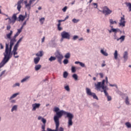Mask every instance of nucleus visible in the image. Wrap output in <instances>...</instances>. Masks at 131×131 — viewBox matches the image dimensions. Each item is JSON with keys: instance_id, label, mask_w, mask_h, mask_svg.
Listing matches in <instances>:
<instances>
[{"instance_id": "39448f33", "label": "nucleus", "mask_w": 131, "mask_h": 131, "mask_svg": "<svg viewBox=\"0 0 131 131\" xmlns=\"http://www.w3.org/2000/svg\"><path fill=\"white\" fill-rule=\"evenodd\" d=\"M102 13L105 16H109L112 13V10H110L108 7L104 6L102 8Z\"/></svg>"}, {"instance_id": "37998d69", "label": "nucleus", "mask_w": 131, "mask_h": 131, "mask_svg": "<svg viewBox=\"0 0 131 131\" xmlns=\"http://www.w3.org/2000/svg\"><path fill=\"white\" fill-rule=\"evenodd\" d=\"M125 103L126 105H129V101H128V97H126L125 99Z\"/></svg>"}, {"instance_id": "5701e85b", "label": "nucleus", "mask_w": 131, "mask_h": 131, "mask_svg": "<svg viewBox=\"0 0 131 131\" xmlns=\"http://www.w3.org/2000/svg\"><path fill=\"white\" fill-rule=\"evenodd\" d=\"M100 53L103 55V56H105V57H107L108 56V53L106 52V51H104L103 49H101L100 50Z\"/></svg>"}, {"instance_id": "2eb2a0df", "label": "nucleus", "mask_w": 131, "mask_h": 131, "mask_svg": "<svg viewBox=\"0 0 131 131\" xmlns=\"http://www.w3.org/2000/svg\"><path fill=\"white\" fill-rule=\"evenodd\" d=\"M64 20H61V19H59L58 20V24L57 25V29L59 31H61L62 29H63V28L61 27V22H63Z\"/></svg>"}, {"instance_id": "864d4df0", "label": "nucleus", "mask_w": 131, "mask_h": 131, "mask_svg": "<svg viewBox=\"0 0 131 131\" xmlns=\"http://www.w3.org/2000/svg\"><path fill=\"white\" fill-rule=\"evenodd\" d=\"M19 34H19V33H16L14 35V36L13 37V38L16 39V37H17V36H18V35H19Z\"/></svg>"}, {"instance_id": "c756f323", "label": "nucleus", "mask_w": 131, "mask_h": 131, "mask_svg": "<svg viewBox=\"0 0 131 131\" xmlns=\"http://www.w3.org/2000/svg\"><path fill=\"white\" fill-rule=\"evenodd\" d=\"M110 25H112L113 24H117V22L116 21L112 19H110Z\"/></svg>"}, {"instance_id": "aec40b11", "label": "nucleus", "mask_w": 131, "mask_h": 131, "mask_svg": "<svg viewBox=\"0 0 131 131\" xmlns=\"http://www.w3.org/2000/svg\"><path fill=\"white\" fill-rule=\"evenodd\" d=\"M29 78H30V76H27L21 80V82H25L27 81V80H29Z\"/></svg>"}, {"instance_id": "9b49d317", "label": "nucleus", "mask_w": 131, "mask_h": 131, "mask_svg": "<svg viewBox=\"0 0 131 131\" xmlns=\"http://www.w3.org/2000/svg\"><path fill=\"white\" fill-rule=\"evenodd\" d=\"M32 111H35L36 109L39 108L40 107V104L39 103H34L32 104Z\"/></svg>"}, {"instance_id": "7c9ffc66", "label": "nucleus", "mask_w": 131, "mask_h": 131, "mask_svg": "<svg viewBox=\"0 0 131 131\" xmlns=\"http://www.w3.org/2000/svg\"><path fill=\"white\" fill-rule=\"evenodd\" d=\"M125 125H126L127 128H131V123L129 122H127L125 123Z\"/></svg>"}, {"instance_id": "680f3d73", "label": "nucleus", "mask_w": 131, "mask_h": 131, "mask_svg": "<svg viewBox=\"0 0 131 131\" xmlns=\"http://www.w3.org/2000/svg\"><path fill=\"white\" fill-rule=\"evenodd\" d=\"M58 131H64V128L60 127L58 130Z\"/></svg>"}, {"instance_id": "79ce46f5", "label": "nucleus", "mask_w": 131, "mask_h": 131, "mask_svg": "<svg viewBox=\"0 0 131 131\" xmlns=\"http://www.w3.org/2000/svg\"><path fill=\"white\" fill-rule=\"evenodd\" d=\"M116 33H117V32H114V39H119V38L117 37V35H116Z\"/></svg>"}, {"instance_id": "412c9836", "label": "nucleus", "mask_w": 131, "mask_h": 131, "mask_svg": "<svg viewBox=\"0 0 131 131\" xmlns=\"http://www.w3.org/2000/svg\"><path fill=\"white\" fill-rule=\"evenodd\" d=\"M37 57H42L43 56V52L42 51H40L36 54Z\"/></svg>"}, {"instance_id": "4c0bfd02", "label": "nucleus", "mask_w": 131, "mask_h": 131, "mask_svg": "<svg viewBox=\"0 0 131 131\" xmlns=\"http://www.w3.org/2000/svg\"><path fill=\"white\" fill-rule=\"evenodd\" d=\"M72 73H75V72H76V68L75 67H72Z\"/></svg>"}, {"instance_id": "b1692460", "label": "nucleus", "mask_w": 131, "mask_h": 131, "mask_svg": "<svg viewBox=\"0 0 131 131\" xmlns=\"http://www.w3.org/2000/svg\"><path fill=\"white\" fill-rule=\"evenodd\" d=\"M124 39H125V36L122 35L120 38H119V39H117V41L120 40L121 42H122V41H124Z\"/></svg>"}, {"instance_id": "de8ad7c7", "label": "nucleus", "mask_w": 131, "mask_h": 131, "mask_svg": "<svg viewBox=\"0 0 131 131\" xmlns=\"http://www.w3.org/2000/svg\"><path fill=\"white\" fill-rule=\"evenodd\" d=\"M79 65L81 67H85V64H84V63L80 62Z\"/></svg>"}, {"instance_id": "09e8293b", "label": "nucleus", "mask_w": 131, "mask_h": 131, "mask_svg": "<svg viewBox=\"0 0 131 131\" xmlns=\"http://www.w3.org/2000/svg\"><path fill=\"white\" fill-rule=\"evenodd\" d=\"M6 73V70L3 71L0 74V77H2V76L4 75Z\"/></svg>"}, {"instance_id": "e433bc0d", "label": "nucleus", "mask_w": 131, "mask_h": 131, "mask_svg": "<svg viewBox=\"0 0 131 131\" xmlns=\"http://www.w3.org/2000/svg\"><path fill=\"white\" fill-rule=\"evenodd\" d=\"M79 21H80V20L76 19V18H73L72 19V22H73V23H78V22H79Z\"/></svg>"}, {"instance_id": "8fccbe9b", "label": "nucleus", "mask_w": 131, "mask_h": 131, "mask_svg": "<svg viewBox=\"0 0 131 131\" xmlns=\"http://www.w3.org/2000/svg\"><path fill=\"white\" fill-rule=\"evenodd\" d=\"M99 75L100 76V78H103L104 77V74L103 73H100Z\"/></svg>"}, {"instance_id": "603ef678", "label": "nucleus", "mask_w": 131, "mask_h": 131, "mask_svg": "<svg viewBox=\"0 0 131 131\" xmlns=\"http://www.w3.org/2000/svg\"><path fill=\"white\" fill-rule=\"evenodd\" d=\"M110 86H115V88H116V89H117V84H110Z\"/></svg>"}, {"instance_id": "c85d7f7f", "label": "nucleus", "mask_w": 131, "mask_h": 131, "mask_svg": "<svg viewBox=\"0 0 131 131\" xmlns=\"http://www.w3.org/2000/svg\"><path fill=\"white\" fill-rule=\"evenodd\" d=\"M104 95L106 97H107L108 101H111V100H112V97H111V96H109V94H108V93H107V94H104Z\"/></svg>"}, {"instance_id": "6e6d98bb", "label": "nucleus", "mask_w": 131, "mask_h": 131, "mask_svg": "<svg viewBox=\"0 0 131 131\" xmlns=\"http://www.w3.org/2000/svg\"><path fill=\"white\" fill-rule=\"evenodd\" d=\"M41 128H42V130L43 129H46V124L42 125Z\"/></svg>"}, {"instance_id": "052dcab7", "label": "nucleus", "mask_w": 131, "mask_h": 131, "mask_svg": "<svg viewBox=\"0 0 131 131\" xmlns=\"http://www.w3.org/2000/svg\"><path fill=\"white\" fill-rule=\"evenodd\" d=\"M0 48L1 50H3V49H4V46L3 45V44H2V43H0Z\"/></svg>"}, {"instance_id": "1a4fd4ad", "label": "nucleus", "mask_w": 131, "mask_h": 131, "mask_svg": "<svg viewBox=\"0 0 131 131\" xmlns=\"http://www.w3.org/2000/svg\"><path fill=\"white\" fill-rule=\"evenodd\" d=\"M119 24V26H121L122 27H124L125 26V18H124V15L121 17Z\"/></svg>"}, {"instance_id": "c03bdc74", "label": "nucleus", "mask_w": 131, "mask_h": 131, "mask_svg": "<svg viewBox=\"0 0 131 131\" xmlns=\"http://www.w3.org/2000/svg\"><path fill=\"white\" fill-rule=\"evenodd\" d=\"M16 86H20V83H16L15 84H13V88H16Z\"/></svg>"}, {"instance_id": "f8f14e48", "label": "nucleus", "mask_w": 131, "mask_h": 131, "mask_svg": "<svg viewBox=\"0 0 131 131\" xmlns=\"http://www.w3.org/2000/svg\"><path fill=\"white\" fill-rule=\"evenodd\" d=\"M123 58L124 59V62H126L128 59V53L127 51H125L123 53Z\"/></svg>"}, {"instance_id": "a878e982", "label": "nucleus", "mask_w": 131, "mask_h": 131, "mask_svg": "<svg viewBox=\"0 0 131 131\" xmlns=\"http://www.w3.org/2000/svg\"><path fill=\"white\" fill-rule=\"evenodd\" d=\"M19 95V93H15L13 95H12L9 98V100H12V99H14V98H16L17 96Z\"/></svg>"}, {"instance_id": "423d86ee", "label": "nucleus", "mask_w": 131, "mask_h": 131, "mask_svg": "<svg viewBox=\"0 0 131 131\" xmlns=\"http://www.w3.org/2000/svg\"><path fill=\"white\" fill-rule=\"evenodd\" d=\"M55 58L56 59H57V61L60 64L62 63V60H63V58H64V56H63V55L61 54L59 52H57L56 53H55Z\"/></svg>"}, {"instance_id": "f3484780", "label": "nucleus", "mask_w": 131, "mask_h": 131, "mask_svg": "<svg viewBox=\"0 0 131 131\" xmlns=\"http://www.w3.org/2000/svg\"><path fill=\"white\" fill-rule=\"evenodd\" d=\"M12 34L13 31H10V32L9 33L6 34V37H5V38H6V39H11V38H12L11 36H12Z\"/></svg>"}, {"instance_id": "a18cd8bd", "label": "nucleus", "mask_w": 131, "mask_h": 131, "mask_svg": "<svg viewBox=\"0 0 131 131\" xmlns=\"http://www.w3.org/2000/svg\"><path fill=\"white\" fill-rule=\"evenodd\" d=\"M68 62H69V61L67 59H65L63 60V63L65 64H68Z\"/></svg>"}, {"instance_id": "2f4dec72", "label": "nucleus", "mask_w": 131, "mask_h": 131, "mask_svg": "<svg viewBox=\"0 0 131 131\" xmlns=\"http://www.w3.org/2000/svg\"><path fill=\"white\" fill-rule=\"evenodd\" d=\"M72 77L74 78V79H75V80H78V76H77V74H74L72 75Z\"/></svg>"}, {"instance_id": "a211bd4d", "label": "nucleus", "mask_w": 131, "mask_h": 131, "mask_svg": "<svg viewBox=\"0 0 131 131\" xmlns=\"http://www.w3.org/2000/svg\"><path fill=\"white\" fill-rule=\"evenodd\" d=\"M38 120H41V121L43 124L46 125V123H47V120L46 119L42 118V117H41V116L38 117Z\"/></svg>"}, {"instance_id": "4468645a", "label": "nucleus", "mask_w": 131, "mask_h": 131, "mask_svg": "<svg viewBox=\"0 0 131 131\" xmlns=\"http://www.w3.org/2000/svg\"><path fill=\"white\" fill-rule=\"evenodd\" d=\"M27 16V13H25V15L23 16L21 14H20L18 16V21H24L25 18H26Z\"/></svg>"}, {"instance_id": "6ab92c4d", "label": "nucleus", "mask_w": 131, "mask_h": 131, "mask_svg": "<svg viewBox=\"0 0 131 131\" xmlns=\"http://www.w3.org/2000/svg\"><path fill=\"white\" fill-rule=\"evenodd\" d=\"M39 61H40V57H37L34 58V63L35 64H37L38 63H39Z\"/></svg>"}, {"instance_id": "0e129e2a", "label": "nucleus", "mask_w": 131, "mask_h": 131, "mask_svg": "<svg viewBox=\"0 0 131 131\" xmlns=\"http://www.w3.org/2000/svg\"><path fill=\"white\" fill-rule=\"evenodd\" d=\"M105 82H106V83H108V77H105Z\"/></svg>"}, {"instance_id": "49530a36", "label": "nucleus", "mask_w": 131, "mask_h": 131, "mask_svg": "<svg viewBox=\"0 0 131 131\" xmlns=\"http://www.w3.org/2000/svg\"><path fill=\"white\" fill-rule=\"evenodd\" d=\"M78 38V36L74 35L73 37V40H76Z\"/></svg>"}, {"instance_id": "f03ea898", "label": "nucleus", "mask_w": 131, "mask_h": 131, "mask_svg": "<svg viewBox=\"0 0 131 131\" xmlns=\"http://www.w3.org/2000/svg\"><path fill=\"white\" fill-rule=\"evenodd\" d=\"M105 81H106V80H103L102 82H98L97 84H95V86L97 91H100L101 88L103 91H101V92L103 93V92L105 95H107V93H108L107 92L108 88L107 86H105Z\"/></svg>"}, {"instance_id": "338daca9", "label": "nucleus", "mask_w": 131, "mask_h": 131, "mask_svg": "<svg viewBox=\"0 0 131 131\" xmlns=\"http://www.w3.org/2000/svg\"><path fill=\"white\" fill-rule=\"evenodd\" d=\"M19 43H20V42L17 41L16 43L14 46H16L17 47H19Z\"/></svg>"}, {"instance_id": "a19ab883", "label": "nucleus", "mask_w": 131, "mask_h": 131, "mask_svg": "<svg viewBox=\"0 0 131 131\" xmlns=\"http://www.w3.org/2000/svg\"><path fill=\"white\" fill-rule=\"evenodd\" d=\"M41 24H43V22H45V17H42L39 19Z\"/></svg>"}, {"instance_id": "4be33fe9", "label": "nucleus", "mask_w": 131, "mask_h": 131, "mask_svg": "<svg viewBox=\"0 0 131 131\" xmlns=\"http://www.w3.org/2000/svg\"><path fill=\"white\" fill-rule=\"evenodd\" d=\"M114 57L115 60H117V59H118V52L117 51V50L115 51V52L114 53Z\"/></svg>"}, {"instance_id": "bb28decb", "label": "nucleus", "mask_w": 131, "mask_h": 131, "mask_svg": "<svg viewBox=\"0 0 131 131\" xmlns=\"http://www.w3.org/2000/svg\"><path fill=\"white\" fill-rule=\"evenodd\" d=\"M48 60L50 62H53V61H56V56H51Z\"/></svg>"}, {"instance_id": "473e14b6", "label": "nucleus", "mask_w": 131, "mask_h": 131, "mask_svg": "<svg viewBox=\"0 0 131 131\" xmlns=\"http://www.w3.org/2000/svg\"><path fill=\"white\" fill-rule=\"evenodd\" d=\"M17 108H18V106L16 105H14L11 109V112H13V111H16V110H17Z\"/></svg>"}, {"instance_id": "bf43d9fd", "label": "nucleus", "mask_w": 131, "mask_h": 131, "mask_svg": "<svg viewBox=\"0 0 131 131\" xmlns=\"http://www.w3.org/2000/svg\"><path fill=\"white\" fill-rule=\"evenodd\" d=\"M11 29V26L8 25L7 26V30H10Z\"/></svg>"}, {"instance_id": "c9c22d12", "label": "nucleus", "mask_w": 131, "mask_h": 131, "mask_svg": "<svg viewBox=\"0 0 131 131\" xmlns=\"http://www.w3.org/2000/svg\"><path fill=\"white\" fill-rule=\"evenodd\" d=\"M70 53H67L65 55H64V57L66 58V59H69V58H70Z\"/></svg>"}, {"instance_id": "f704fd0d", "label": "nucleus", "mask_w": 131, "mask_h": 131, "mask_svg": "<svg viewBox=\"0 0 131 131\" xmlns=\"http://www.w3.org/2000/svg\"><path fill=\"white\" fill-rule=\"evenodd\" d=\"M18 48H19V46H16L14 45L12 52H17V51H18Z\"/></svg>"}, {"instance_id": "4d7b16f0", "label": "nucleus", "mask_w": 131, "mask_h": 131, "mask_svg": "<svg viewBox=\"0 0 131 131\" xmlns=\"http://www.w3.org/2000/svg\"><path fill=\"white\" fill-rule=\"evenodd\" d=\"M21 32H22V30L20 29H17V33L20 34Z\"/></svg>"}, {"instance_id": "3c124183", "label": "nucleus", "mask_w": 131, "mask_h": 131, "mask_svg": "<svg viewBox=\"0 0 131 131\" xmlns=\"http://www.w3.org/2000/svg\"><path fill=\"white\" fill-rule=\"evenodd\" d=\"M67 9H68L67 6H65V7L62 9L63 12H66V11H67Z\"/></svg>"}, {"instance_id": "774afa93", "label": "nucleus", "mask_w": 131, "mask_h": 131, "mask_svg": "<svg viewBox=\"0 0 131 131\" xmlns=\"http://www.w3.org/2000/svg\"><path fill=\"white\" fill-rule=\"evenodd\" d=\"M19 43H20V42L17 41L16 43L14 46H16L17 47H19Z\"/></svg>"}, {"instance_id": "13d9d810", "label": "nucleus", "mask_w": 131, "mask_h": 131, "mask_svg": "<svg viewBox=\"0 0 131 131\" xmlns=\"http://www.w3.org/2000/svg\"><path fill=\"white\" fill-rule=\"evenodd\" d=\"M68 18H69V16H67L65 17L64 19L61 20V21H63V22H64V21H66V20H67V19H68Z\"/></svg>"}, {"instance_id": "72a5a7b5", "label": "nucleus", "mask_w": 131, "mask_h": 131, "mask_svg": "<svg viewBox=\"0 0 131 131\" xmlns=\"http://www.w3.org/2000/svg\"><path fill=\"white\" fill-rule=\"evenodd\" d=\"M64 88L66 91H67V92H70V88H69V85H67L64 86Z\"/></svg>"}, {"instance_id": "5fc2aeb1", "label": "nucleus", "mask_w": 131, "mask_h": 131, "mask_svg": "<svg viewBox=\"0 0 131 131\" xmlns=\"http://www.w3.org/2000/svg\"><path fill=\"white\" fill-rule=\"evenodd\" d=\"M93 6H94V7L97 9L98 8V4L97 3H93Z\"/></svg>"}, {"instance_id": "0eeeda50", "label": "nucleus", "mask_w": 131, "mask_h": 131, "mask_svg": "<svg viewBox=\"0 0 131 131\" xmlns=\"http://www.w3.org/2000/svg\"><path fill=\"white\" fill-rule=\"evenodd\" d=\"M9 39L10 41L9 47V43H8V50H12V49L13 48V46L15 45V43L16 42V41H17V40H16V39H15V38H12Z\"/></svg>"}, {"instance_id": "f257e3e1", "label": "nucleus", "mask_w": 131, "mask_h": 131, "mask_svg": "<svg viewBox=\"0 0 131 131\" xmlns=\"http://www.w3.org/2000/svg\"><path fill=\"white\" fill-rule=\"evenodd\" d=\"M54 112L56 113V115L54 116V120L56 124L55 130H53L50 128H47V131H58L59 130V126L60 125V118H62L63 115H66L68 118V127L70 128L73 125V121L72 119L74 118V116L71 113L67 112L64 110H60L58 107L53 108Z\"/></svg>"}, {"instance_id": "6e6552de", "label": "nucleus", "mask_w": 131, "mask_h": 131, "mask_svg": "<svg viewBox=\"0 0 131 131\" xmlns=\"http://www.w3.org/2000/svg\"><path fill=\"white\" fill-rule=\"evenodd\" d=\"M17 20V15L16 14H14L11 18H9L10 24H15V23Z\"/></svg>"}, {"instance_id": "cd10ccee", "label": "nucleus", "mask_w": 131, "mask_h": 131, "mask_svg": "<svg viewBox=\"0 0 131 131\" xmlns=\"http://www.w3.org/2000/svg\"><path fill=\"white\" fill-rule=\"evenodd\" d=\"M125 4L126 5V6L127 7H128V9H129V12H131V3H129V2H128V3L126 2V3H125Z\"/></svg>"}, {"instance_id": "393cba45", "label": "nucleus", "mask_w": 131, "mask_h": 131, "mask_svg": "<svg viewBox=\"0 0 131 131\" xmlns=\"http://www.w3.org/2000/svg\"><path fill=\"white\" fill-rule=\"evenodd\" d=\"M40 68H41V65L40 64H36L35 66V70L36 71H38V70H39Z\"/></svg>"}, {"instance_id": "20e7f679", "label": "nucleus", "mask_w": 131, "mask_h": 131, "mask_svg": "<svg viewBox=\"0 0 131 131\" xmlns=\"http://www.w3.org/2000/svg\"><path fill=\"white\" fill-rule=\"evenodd\" d=\"M61 41H63V40L64 39L69 40L71 38L70 34H69V33L66 31L62 32L61 33Z\"/></svg>"}, {"instance_id": "69168bd1", "label": "nucleus", "mask_w": 131, "mask_h": 131, "mask_svg": "<svg viewBox=\"0 0 131 131\" xmlns=\"http://www.w3.org/2000/svg\"><path fill=\"white\" fill-rule=\"evenodd\" d=\"M46 37L43 36V38L41 39V42H43L45 41V39Z\"/></svg>"}, {"instance_id": "9d476101", "label": "nucleus", "mask_w": 131, "mask_h": 131, "mask_svg": "<svg viewBox=\"0 0 131 131\" xmlns=\"http://www.w3.org/2000/svg\"><path fill=\"white\" fill-rule=\"evenodd\" d=\"M36 0H30L29 3L25 5V7L29 11L31 9V5L34 3Z\"/></svg>"}, {"instance_id": "58836bf2", "label": "nucleus", "mask_w": 131, "mask_h": 131, "mask_svg": "<svg viewBox=\"0 0 131 131\" xmlns=\"http://www.w3.org/2000/svg\"><path fill=\"white\" fill-rule=\"evenodd\" d=\"M67 76H68V72H63V78H67Z\"/></svg>"}, {"instance_id": "dca6fc26", "label": "nucleus", "mask_w": 131, "mask_h": 131, "mask_svg": "<svg viewBox=\"0 0 131 131\" xmlns=\"http://www.w3.org/2000/svg\"><path fill=\"white\" fill-rule=\"evenodd\" d=\"M109 33H111V32H120V29L117 28H112L111 30H108Z\"/></svg>"}, {"instance_id": "e2e57ef3", "label": "nucleus", "mask_w": 131, "mask_h": 131, "mask_svg": "<svg viewBox=\"0 0 131 131\" xmlns=\"http://www.w3.org/2000/svg\"><path fill=\"white\" fill-rule=\"evenodd\" d=\"M22 39H23V37L20 38L17 41L20 43L21 41H22Z\"/></svg>"}, {"instance_id": "ddd939ff", "label": "nucleus", "mask_w": 131, "mask_h": 131, "mask_svg": "<svg viewBox=\"0 0 131 131\" xmlns=\"http://www.w3.org/2000/svg\"><path fill=\"white\" fill-rule=\"evenodd\" d=\"M22 3H23V0H19L18 2H17V10L18 11V12H20L21 11V4H22Z\"/></svg>"}, {"instance_id": "ea45409f", "label": "nucleus", "mask_w": 131, "mask_h": 131, "mask_svg": "<svg viewBox=\"0 0 131 131\" xmlns=\"http://www.w3.org/2000/svg\"><path fill=\"white\" fill-rule=\"evenodd\" d=\"M56 39H57V36H54L53 38L51 39V42H55V41H56Z\"/></svg>"}, {"instance_id": "7ed1b4c3", "label": "nucleus", "mask_w": 131, "mask_h": 131, "mask_svg": "<svg viewBox=\"0 0 131 131\" xmlns=\"http://www.w3.org/2000/svg\"><path fill=\"white\" fill-rule=\"evenodd\" d=\"M86 90V94L88 96H91V97H93V99H95V100H99V98H98V96L96 95V93L92 92V90H91V89L89 88H86L85 89Z\"/></svg>"}]
</instances>
